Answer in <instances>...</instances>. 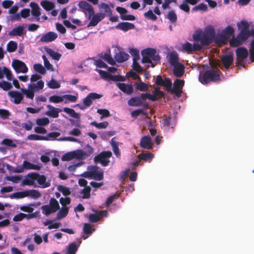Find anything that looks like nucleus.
Here are the masks:
<instances>
[{
    "mask_svg": "<svg viewBox=\"0 0 254 254\" xmlns=\"http://www.w3.org/2000/svg\"><path fill=\"white\" fill-rule=\"evenodd\" d=\"M239 33L236 38L229 40V44L231 47H237L241 45L250 37L249 25L245 21H242L238 24Z\"/></svg>",
    "mask_w": 254,
    "mask_h": 254,
    "instance_id": "f257e3e1",
    "label": "nucleus"
},
{
    "mask_svg": "<svg viewBox=\"0 0 254 254\" xmlns=\"http://www.w3.org/2000/svg\"><path fill=\"white\" fill-rule=\"evenodd\" d=\"M215 34V29L213 27H210L204 32L196 31L193 35V38L195 41H200L202 46H207L213 42Z\"/></svg>",
    "mask_w": 254,
    "mask_h": 254,
    "instance_id": "f03ea898",
    "label": "nucleus"
},
{
    "mask_svg": "<svg viewBox=\"0 0 254 254\" xmlns=\"http://www.w3.org/2000/svg\"><path fill=\"white\" fill-rule=\"evenodd\" d=\"M198 79L203 84H207L211 82H217L221 80L218 70L212 68L200 72Z\"/></svg>",
    "mask_w": 254,
    "mask_h": 254,
    "instance_id": "7ed1b4c3",
    "label": "nucleus"
},
{
    "mask_svg": "<svg viewBox=\"0 0 254 254\" xmlns=\"http://www.w3.org/2000/svg\"><path fill=\"white\" fill-rule=\"evenodd\" d=\"M83 176L96 181H101L104 179V172L101 168L97 166H90L87 168V171L83 174Z\"/></svg>",
    "mask_w": 254,
    "mask_h": 254,
    "instance_id": "20e7f679",
    "label": "nucleus"
},
{
    "mask_svg": "<svg viewBox=\"0 0 254 254\" xmlns=\"http://www.w3.org/2000/svg\"><path fill=\"white\" fill-rule=\"evenodd\" d=\"M142 57L141 62L142 63H151V60L154 62H159L160 57L157 54L155 49L148 48L141 51Z\"/></svg>",
    "mask_w": 254,
    "mask_h": 254,
    "instance_id": "39448f33",
    "label": "nucleus"
},
{
    "mask_svg": "<svg viewBox=\"0 0 254 254\" xmlns=\"http://www.w3.org/2000/svg\"><path fill=\"white\" fill-rule=\"evenodd\" d=\"M112 153L110 151H103L94 157V162L95 164L100 163L102 166H108L110 161V158Z\"/></svg>",
    "mask_w": 254,
    "mask_h": 254,
    "instance_id": "423d86ee",
    "label": "nucleus"
},
{
    "mask_svg": "<svg viewBox=\"0 0 254 254\" xmlns=\"http://www.w3.org/2000/svg\"><path fill=\"white\" fill-rule=\"evenodd\" d=\"M236 55L237 56L236 64L238 66H245L243 64L244 61L248 58L249 52L247 48L240 47L237 48L236 50Z\"/></svg>",
    "mask_w": 254,
    "mask_h": 254,
    "instance_id": "0eeeda50",
    "label": "nucleus"
},
{
    "mask_svg": "<svg viewBox=\"0 0 254 254\" xmlns=\"http://www.w3.org/2000/svg\"><path fill=\"white\" fill-rule=\"evenodd\" d=\"M185 85V81L182 79H177L174 82V88L172 93L175 94L178 97H180L183 92L182 89Z\"/></svg>",
    "mask_w": 254,
    "mask_h": 254,
    "instance_id": "6e6552de",
    "label": "nucleus"
},
{
    "mask_svg": "<svg viewBox=\"0 0 254 254\" xmlns=\"http://www.w3.org/2000/svg\"><path fill=\"white\" fill-rule=\"evenodd\" d=\"M12 66L17 73H26L28 71L25 64L18 60H15L12 62Z\"/></svg>",
    "mask_w": 254,
    "mask_h": 254,
    "instance_id": "1a4fd4ad",
    "label": "nucleus"
},
{
    "mask_svg": "<svg viewBox=\"0 0 254 254\" xmlns=\"http://www.w3.org/2000/svg\"><path fill=\"white\" fill-rule=\"evenodd\" d=\"M102 97V95L95 92L90 93L83 100V104L85 105L88 108L92 104V100L99 99L101 98Z\"/></svg>",
    "mask_w": 254,
    "mask_h": 254,
    "instance_id": "9d476101",
    "label": "nucleus"
},
{
    "mask_svg": "<svg viewBox=\"0 0 254 254\" xmlns=\"http://www.w3.org/2000/svg\"><path fill=\"white\" fill-rule=\"evenodd\" d=\"M80 8L85 10L86 14L88 16H95L93 7L86 1H80L78 3Z\"/></svg>",
    "mask_w": 254,
    "mask_h": 254,
    "instance_id": "9b49d317",
    "label": "nucleus"
},
{
    "mask_svg": "<svg viewBox=\"0 0 254 254\" xmlns=\"http://www.w3.org/2000/svg\"><path fill=\"white\" fill-rule=\"evenodd\" d=\"M23 167H21L20 168L17 169L16 170H15V172L17 173H21L23 171V169H25L26 170H39L41 168V167L37 165H35L34 164H32L26 160H24L22 164Z\"/></svg>",
    "mask_w": 254,
    "mask_h": 254,
    "instance_id": "f8f14e48",
    "label": "nucleus"
},
{
    "mask_svg": "<svg viewBox=\"0 0 254 254\" xmlns=\"http://www.w3.org/2000/svg\"><path fill=\"white\" fill-rule=\"evenodd\" d=\"M153 143L149 136H144L141 138L140 142L141 147L146 149H151L153 147Z\"/></svg>",
    "mask_w": 254,
    "mask_h": 254,
    "instance_id": "ddd939ff",
    "label": "nucleus"
},
{
    "mask_svg": "<svg viewBox=\"0 0 254 254\" xmlns=\"http://www.w3.org/2000/svg\"><path fill=\"white\" fill-rule=\"evenodd\" d=\"M107 211L100 210L97 213L90 214L89 216V220L92 223H95L99 221L103 216H106Z\"/></svg>",
    "mask_w": 254,
    "mask_h": 254,
    "instance_id": "4468645a",
    "label": "nucleus"
},
{
    "mask_svg": "<svg viewBox=\"0 0 254 254\" xmlns=\"http://www.w3.org/2000/svg\"><path fill=\"white\" fill-rule=\"evenodd\" d=\"M35 177H34V179L37 180L38 184L42 186V188H48L50 186V183L46 182V178L43 175H40L37 173H34Z\"/></svg>",
    "mask_w": 254,
    "mask_h": 254,
    "instance_id": "2eb2a0df",
    "label": "nucleus"
},
{
    "mask_svg": "<svg viewBox=\"0 0 254 254\" xmlns=\"http://www.w3.org/2000/svg\"><path fill=\"white\" fill-rule=\"evenodd\" d=\"M57 37L58 35L55 32H49L41 37L40 41L45 43L51 42L56 40Z\"/></svg>",
    "mask_w": 254,
    "mask_h": 254,
    "instance_id": "dca6fc26",
    "label": "nucleus"
},
{
    "mask_svg": "<svg viewBox=\"0 0 254 254\" xmlns=\"http://www.w3.org/2000/svg\"><path fill=\"white\" fill-rule=\"evenodd\" d=\"M117 86L124 93L130 95L133 92V88L131 84H127L124 83H117Z\"/></svg>",
    "mask_w": 254,
    "mask_h": 254,
    "instance_id": "f3484780",
    "label": "nucleus"
},
{
    "mask_svg": "<svg viewBox=\"0 0 254 254\" xmlns=\"http://www.w3.org/2000/svg\"><path fill=\"white\" fill-rule=\"evenodd\" d=\"M215 43L219 46H222V45H226L228 43L229 41L228 38L224 36L222 33L217 34L216 35H215V37L213 39Z\"/></svg>",
    "mask_w": 254,
    "mask_h": 254,
    "instance_id": "a211bd4d",
    "label": "nucleus"
},
{
    "mask_svg": "<svg viewBox=\"0 0 254 254\" xmlns=\"http://www.w3.org/2000/svg\"><path fill=\"white\" fill-rule=\"evenodd\" d=\"M26 33L24 30V27L22 25L18 26L13 28L9 32L8 35L12 37L22 36Z\"/></svg>",
    "mask_w": 254,
    "mask_h": 254,
    "instance_id": "6ab92c4d",
    "label": "nucleus"
},
{
    "mask_svg": "<svg viewBox=\"0 0 254 254\" xmlns=\"http://www.w3.org/2000/svg\"><path fill=\"white\" fill-rule=\"evenodd\" d=\"M8 95L14 99L13 103L16 104H20L23 99L22 94L16 91H10L8 92Z\"/></svg>",
    "mask_w": 254,
    "mask_h": 254,
    "instance_id": "aec40b11",
    "label": "nucleus"
},
{
    "mask_svg": "<svg viewBox=\"0 0 254 254\" xmlns=\"http://www.w3.org/2000/svg\"><path fill=\"white\" fill-rule=\"evenodd\" d=\"M173 72L177 77H182L185 73V66L181 63L174 65Z\"/></svg>",
    "mask_w": 254,
    "mask_h": 254,
    "instance_id": "412c9836",
    "label": "nucleus"
},
{
    "mask_svg": "<svg viewBox=\"0 0 254 254\" xmlns=\"http://www.w3.org/2000/svg\"><path fill=\"white\" fill-rule=\"evenodd\" d=\"M221 60L224 66L229 68L233 62L234 58L232 54L225 55L221 57Z\"/></svg>",
    "mask_w": 254,
    "mask_h": 254,
    "instance_id": "4be33fe9",
    "label": "nucleus"
},
{
    "mask_svg": "<svg viewBox=\"0 0 254 254\" xmlns=\"http://www.w3.org/2000/svg\"><path fill=\"white\" fill-rule=\"evenodd\" d=\"M116 28L118 29L124 31H127L129 30L133 29L135 28L134 25L132 23L124 22L119 23Z\"/></svg>",
    "mask_w": 254,
    "mask_h": 254,
    "instance_id": "5701e85b",
    "label": "nucleus"
},
{
    "mask_svg": "<svg viewBox=\"0 0 254 254\" xmlns=\"http://www.w3.org/2000/svg\"><path fill=\"white\" fill-rule=\"evenodd\" d=\"M100 57L111 65H114L116 64L115 61L111 56L110 50L101 53Z\"/></svg>",
    "mask_w": 254,
    "mask_h": 254,
    "instance_id": "b1692460",
    "label": "nucleus"
},
{
    "mask_svg": "<svg viewBox=\"0 0 254 254\" xmlns=\"http://www.w3.org/2000/svg\"><path fill=\"white\" fill-rule=\"evenodd\" d=\"M129 57L128 54L123 52H120L116 54L115 59L118 63H121L127 61Z\"/></svg>",
    "mask_w": 254,
    "mask_h": 254,
    "instance_id": "393cba45",
    "label": "nucleus"
},
{
    "mask_svg": "<svg viewBox=\"0 0 254 254\" xmlns=\"http://www.w3.org/2000/svg\"><path fill=\"white\" fill-rule=\"evenodd\" d=\"M100 12L104 15L109 16L111 15V10L109 6L105 3H101L98 5Z\"/></svg>",
    "mask_w": 254,
    "mask_h": 254,
    "instance_id": "a878e982",
    "label": "nucleus"
},
{
    "mask_svg": "<svg viewBox=\"0 0 254 254\" xmlns=\"http://www.w3.org/2000/svg\"><path fill=\"white\" fill-rule=\"evenodd\" d=\"M127 104L131 107H138L142 104V101L139 96H135L129 99L127 101Z\"/></svg>",
    "mask_w": 254,
    "mask_h": 254,
    "instance_id": "bb28decb",
    "label": "nucleus"
},
{
    "mask_svg": "<svg viewBox=\"0 0 254 254\" xmlns=\"http://www.w3.org/2000/svg\"><path fill=\"white\" fill-rule=\"evenodd\" d=\"M229 41L231 38L233 36L235 33L234 29L231 26H228L225 27L221 32Z\"/></svg>",
    "mask_w": 254,
    "mask_h": 254,
    "instance_id": "cd10ccee",
    "label": "nucleus"
},
{
    "mask_svg": "<svg viewBox=\"0 0 254 254\" xmlns=\"http://www.w3.org/2000/svg\"><path fill=\"white\" fill-rule=\"evenodd\" d=\"M47 108L50 109V111H48L46 113L48 116L54 118H56L59 117V109L58 108H55L51 105H48Z\"/></svg>",
    "mask_w": 254,
    "mask_h": 254,
    "instance_id": "c85d7f7f",
    "label": "nucleus"
},
{
    "mask_svg": "<svg viewBox=\"0 0 254 254\" xmlns=\"http://www.w3.org/2000/svg\"><path fill=\"white\" fill-rule=\"evenodd\" d=\"M154 157L153 153L151 152H148L146 153H140L137 155V158L140 160H143L145 161H150L152 160Z\"/></svg>",
    "mask_w": 254,
    "mask_h": 254,
    "instance_id": "c756f323",
    "label": "nucleus"
},
{
    "mask_svg": "<svg viewBox=\"0 0 254 254\" xmlns=\"http://www.w3.org/2000/svg\"><path fill=\"white\" fill-rule=\"evenodd\" d=\"M178 55L176 52H173L170 53L169 56V63L172 65L178 64L179 63Z\"/></svg>",
    "mask_w": 254,
    "mask_h": 254,
    "instance_id": "7c9ffc66",
    "label": "nucleus"
},
{
    "mask_svg": "<svg viewBox=\"0 0 254 254\" xmlns=\"http://www.w3.org/2000/svg\"><path fill=\"white\" fill-rule=\"evenodd\" d=\"M35 216L34 214H30L27 215L23 213H20L15 215L13 218L14 221H20L23 220L25 217H27L28 219L32 218Z\"/></svg>",
    "mask_w": 254,
    "mask_h": 254,
    "instance_id": "2f4dec72",
    "label": "nucleus"
},
{
    "mask_svg": "<svg viewBox=\"0 0 254 254\" xmlns=\"http://www.w3.org/2000/svg\"><path fill=\"white\" fill-rule=\"evenodd\" d=\"M28 177L29 178H26L23 180L22 182L23 185L26 186H33L35 183V179H34V177H35L34 173H31L30 174L28 175Z\"/></svg>",
    "mask_w": 254,
    "mask_h": 254,
    "instance_id": "473e14b6",
    "label": "nucleus"
},
{
    "mask_svg": "<svg viewBox=\"0 0 254 254\" xmlns=\"http://www.w3.org/2000/svg\"><path fill=\"white\" fill-rule=\"evenodd\" d=\"M41 5L47 11L52 10L55 6L54 3L47 0H42Z\"/></svg>",
    "mask_w": 254,
    "mask_h": 254,
    "instance_id": "72a5a7b5",
    "label": "nucleus"
},
{
    "mask_svg": "<svg viewBox=\"0 0 254 254\" xmlns=\"http://www.w3.org/2000/svg\"><path fill=\"white\" fill-rule=\"evenodd\" d=\"M30 6L32 8V14L33 16H40L41 14L40 8L38 4L35 2H31Z\"/></svg>",
    "mask_w": 254,
    "mask_h": 254,
    "instance_id": "f704fd0d",
    "label": "nucleus"
},
{
    "mask_svg": "<svg viewBox=\"0 0 254 254\" xmlns=\"http://www.w3.org/2000/svg\"><path fill=\"white\" fill-rule=\"evenodd\" d=\"M68 212V208L67 207H63L62 209L58 212L57 219L60 220L64 218Z\"/></svg>",
    "mask_w": 254,
    "mask_h": 254,
    "instance_id": "c9c22d12",
    "label": "nucleus"
},
{
    "mask_svg": "<svg viewBox=\"0 0 254 254\" xmlns=\"http://www.w3.org/2000/svg\"><path fill=\"white\" fill-rule=\"evenodd\" d=\"M63 111L75 119H79L80 117V114L76 113L72 109L65 107L63 109Z\"/></svg>",
    "mask_w": 254,
    "mask_h": 254,
    "instance_id": "e433bc0d",
    "label": "nucleus"
},
{
    "mask_svg": "<svg viewBox=\"0 0 254 254\" xmlns=\"http://www.w3.org/2000/svg\"><path fill=\"white\" fill-rule=\"evenodd\" d=\"M17 48V44L16 42L13 41H9L6 46L7 51L9 53L15 52Z\"/></svg>",
    "mask_w": 254,
    "mask_h": 254,
    "instance_id": "4c0bfd02",
    "label": "nucleus"
},
{
    "mask_svg": "<svg viewBox=\"0 0 254 254\" xmlns=\"http://www.w3.org/2000/svg\"><path fill=\"white\" fill-rule=\"evenodd\" d=\"M27 196H30L34 199H37L41 195L40 192L35 190H26Z\"/></svg>",
    "mask_w": 254,
    "mask_h": 254,
    "instance_id": "58836bf2",
    "label": "nucleus"
},
{
    "mask_svg": "<svg viewBox=\"0 0 254 254\" xmlns=\"http://www.w3.org/2000/svg\"><path fill=\"white\" fill-rule=\"evenodd\" d=\"M27 139L30 140H48V137L39 135L35 134L28 135Z\"/></svg>",
    "mask_w": 254,
    "mask_h": 254,
    "instance_id": "ea45409f",
    "label": "nucleus"
},
{
    "mask_svg": "<svg viewBox=\"0 0 254 254\" xmlns=\"http://www.w3.org/2000/svg\"><path fill=\"white\" fill-rule=\"evenodd\" d=\"M25 197H27L26 190L23 191L15 192V193L11 194L10 195V198L11 199H13V198L18 199V198H23Z\"/></svg>",
    "mask_w": 254,
    "mask_h": 254,
    "instance_id": "a19ab883",
    "label": "nucleus"
},
{
    "mask_svg": "<svg viewBox=\"0 0 254 254\" xmlns=\"http://www.w3.org/2000/svg\"><path fill=\"white\" fill-rule=\"evenodd\" d=\"M77 251V246L75 242L70 244L67 248V254H75Z\"/></svg>",
    "mask_w": 254,
    "mask_h": 254,
    "instance_id": "79ce46f5",
    "label": "nucleus"
},
{
    "mask_svg": "<svg viewBox=\"0 0 254 254\" xmlns=\"http://www.w3.org/2000/svg\"><path fill=\"white\" fill-rule=\"evenodd\" d=\"M46 52L53 59L57 61H59L62 56L61 54L54 51L51 49H47Z\"/></svg>",
    "mask_w": 254,
    "mask_h": 254,
    "instance_id": "37998d69",
    "label": "nucleus"
},
{
    "mask_svg": "<svg viewBox=\"0 0 254 254\" xmlns=\"http://www.w3.org/2000/svg\"><path fill=\"white\" fill-rule=\"evenodd\" d=\"M43 213L46 216L49 215L50 214L56 212V211L51 207L50 205H44L41 207Z\"/></svg>",
    "mask_w": 254,
    "mask_h": 254,
    "instance_id": "c03bdc74",
    "label": "nucleus"
},
{
    "mask_svg": "<svg viewBox=\"0 0 254 254\" xmlns=\"http://www.w3.org/2000/svg\"><path fill=\"white\" fill-rule=\"evenodd\" d=\"M34 70L41 74H45L46 72L45 68L40 64H36L33 65Z\"/></svg>",
    "mask_w": 254,
    "mask_h": 254,
    "instance_id": "a18cd8bd",
    "label": "nucleus"
},
{
    "mask_svg": "<svg viewBox=\"0 0 254 254\" xmlns=\"http://www.w3.org/2000/svg\"><path fill=\"white\" fill-rule=\"evenodd\" d=\"M105 17H92L90 21L87 25V27L95 26L101 21Z\"/></svg>",
    "mask_w": 254,
    "mask_h": 254,
    "instance_id": "49530a36",
    "label": "nucleus"
},
{
    "mask_svg": "<svg viewBox=\"0 0 254 254\" xmlns=\"http://www.w3.org/2000/svg\"><path fill=\"white\" fill-rule=\"evenodd\" d=\"M90 125L95 127L98 129L106 128L109 125V123L105 121L101 123H97L96 122L94 121L90 123Z\"/></svg>",
    "mask_w": 254,
    "mask_h": 254,
    "instance_id": "de8ad7c7",
    "label": "nucleus"
},
{
    "mask_svg": "<svg viewBox=\"0 0 254 254\" xmlns=\"http://www.w3.org/2000/svg\"><path fill=\"white\" fill-rule=\"evenodd\" d=\"M58 190L59 191L62 192L64 195L67 196L71 193L69 188L62 185L58 187Z\"/></svg>",
    "mask_w": 254,
    "mask_h": 254,
    "instance_id": "09e8293b",
    "label": "nucleus"
},
{
    "mask_svg": "<svg viewBox=\"0 0 254 254\" xmlns=\"http://www.w3.org/2000/svg\"><path fill=\"white\" fill-rule=\"evenodd\" d=\"M139 97L140 98L141 100L142 101L143 100H146V99H148L152 101H156V98L155 96H152V95L150 93H141L140 96Z\"/></svg>",
    "mask_w": 254,
    "mask_h": 254,
    "instance_id": "8fccbe9b",
    "label": "nucleus"
},
{
    "mask_svg": "<svg viewBox=\"0 0 254 254\" xmlns=\"http://www.w3.org/2000/svg\"><path fill=\"white\" fill-rule=\"evenodd\" d=\"M48 86L51 89H57L60 87V83L56 80L52 78L48 83Z\"/></svg>",
    "mask_w": 254,
    "mask_h": 254,
    "instance_id": "3c124183",
    "label": "nucleus"
},
{
    "mask_svg": "<svg viewBox=\"0 0 254 254\" xmlns=\"http://www.w3.org/2000/svg\"><path fill=\"white\" fill-rule=\"evenodd\" d=\"M152 93L153 94H152V96H155L156 100H157L158 99L163 97L165 95L164 93L162 91H160L158 87H155Z\"/></svg>",
    "mask_w": 254,
    "mask_h": 254,
    "instance_id": "603ef678",
    "label": "nucleus"
},
{
    "mask_svg": "<svg viewBox=\"0 0 254 254\" xmlns=\"http://www.w3.org/2000/svg\"><path fill=\"white\" fill-rule=\"evenodd\" d=\"M49 205H50L56 212L60 209L59 202L55 198H51Z\"/></svg>",
    "mask_w": 254,
    "mask_h": 254,
    "instance_id": "864d4df0",
    "label": "nucleus"
},
{
    "mask_svg": "<svg viewBox=\"0 0 254 254\" xmlns=\"http://www.w3.org/2000/svg\"><path fill=\"white\" fill-rule=\"evenodd\" d=\"M90 191L91 188L89 186L84 187L81 191V192L83 194L82 196V198H89L90 196Z\"/></svg>",
    "mask_w": 254,
    "mask_h": 254,
    "instance_id": "5fc2aeb1",
    "label": "nucleus"
},
{
    "mask_svg": "<svg viewBox=\"0 0 254 254\" xmlns=\"http://www.w3.org/2000/svg\"><path fill=\"white\" fill-rule=\"evenodd\" d=\"M172 83L171 80L169 78H165L164 85H162V86L165 87L167 91L170 92L171 93L173 89V88H172Z\"/></svg>",
    "mask_w": 254,
    "mask_h": 254,
    "instance_id": "6e6d98bb",
    "label": "nucleus"
},
{
    "mask_svg": "<svg viewBox=\"0 0 254 254\" xmlns=\"http://www.w3.org/2000/svg\"><path fill=\"white\" fill-rule=\"evenodd\" d=\"M97 112L101 115V119H102L104 118L109 117L111 116L110 112L105 109H98Z\"/></svg>",
    "mask_w": 254,
    "mask_h": 254,
    "instance_id": "4d7b16f0",
    "label": "nucleus"
},
{
    "mask_svg": "<svg viewBox=\"0 0 254 254\" xmlns=\"http://www.w3.org/2000/svg\"><path fill=\"white\" fill-rule=\"evenodd\" d=\"M136 88L140 91H146L148 90V86L146 83L140 82L136 84Z\"/></svg>",
    "mask_w": 254,
    "mask_h": 254,
    "instance_id": "13d9d810",
    "label": "nucleus"
},
{
    "mask_svg": "<svg viewBox=\"0 0 254 254\" xmlns=\"http://www.w3.org/2000/svg\"><path fill=\"white\" fill-rule=\"evenodd\" d=\"M94 231L90 224L85 223L83 226V232L86 234H90Z\"/></svg>",
    "mask_w": 254,
    "mask_h": 254,
    "instance_id": "bf43d9fd",
    "label": "nucleus"
},
{
    "mask_svg": "<svg viewBox=\"0 0 254 254\" xmlns=\"http://www.w3.org/2000/svg\"><path fill=\"white\" fill-rule=\"evenodd\" d=\"M36 122L39 126H45L49 124V120L47 118H39L37 119Z\"/></svg>",
    "mask_w": 254,
    "mask_h": 254,
    "instance_id": "052dcab7",
    "label": "nucleus"
},
{
    "mask_svg": "<svg viewBox=\"0 0 254 254\" xmlns=\"http://www.w3.org/2000/svg\"><path fill=\"white\" fill-rule=\"evenodd\" d=\"M0 87L4 91H7L12 88V86L10 82L2 81L0 82Z\"/></svg>",
    "mask_w": 254,
    "mask_h": 254,
    "instance_id": "680f3d73",
    "label": "nucleus"
},
{
    "mask_svg": "<svg viewBox=\"0 0 254 254\" xmlns=\"http://www.w3.org/2000/svg\"><path fill=\"white\" fill-rule=\"evenodd\" d=\"M49 101L52 103H59L63 101V96L53 95L49 98Z\"/></svg>",
    "mask_w": 254,
    "mask_h": 254,
    "instance_id": "e2e57ef3",
    "label": "nucleus"
},
{
    "mask_svg": "<svg viewBox=\"0 0 254 254\" xmlns=\"http://www.w3.org/2000/svg\"><path fill=\"white\" fill-rule=\"evenodd\" d=\"M126 78L121 75H113L111 74H110L108 80L114 81H124Z\"/></svg>",
    "mask_w": 254,
    "mask_h": 254,
    "instance_id": "0e129e2a",
    "label": "nucleus"
},
{
    "mask_svg": "<svg viewBox=\"0 0 254 254\" xmlns=\"http://www.w3.org/2000/svg\"><path fill=\"white\" fill-rule=\"evenodd\" d=\"M182 49L184 51L187 52L188 54L191 53L192 45L190 43L187 42L182 45Z\"/></svg>",
    "mask_w": 254,
    "mask_h": 254,
    "instance_id": "69168bd1",
    "label": "nucleus"
},
{
    "mask_svg": "<svg viewBox=\"0 0 254 254\" xmlns=\"http://www.w3.org/2000/svg\"><path fill=\"white\" fill-rule=\"evenodd\" d=\"M75 158L74 152H68L64 154L62 157L63 161H70L72 159Z\"/></svg>",
    "mask_w": 254,
    "mask_h": 254,
    "instance_id": "338daca9",
    "label": "nucleus"
},
{
    "mask_svg": "<svg viewBox=\"0 0 254 254\" xmlns=\"http://www.w3.org/2000/svg\"><path fill=\"white\" fill-rule=\"evenodd\" d=\"M129 53L133 57V61H137L140 58L139 53L138 50L135 49H131Z\"/></svg>",
    "mask_w": 254,
    "mask_h": 254,
    "instance_id": "774afa93",
    "label": "nucleus"
}]
</instances>
